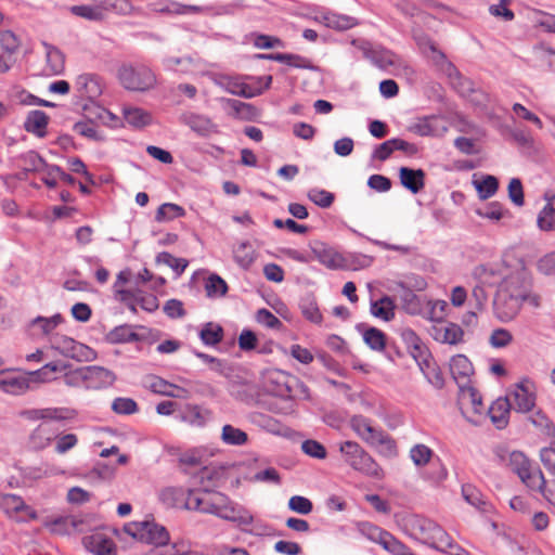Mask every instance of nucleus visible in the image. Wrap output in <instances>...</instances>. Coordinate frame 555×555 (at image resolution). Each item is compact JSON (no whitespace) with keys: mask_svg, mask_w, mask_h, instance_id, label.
Returning <instances> with one entry per match:
<instances>
[{"mask_svg":"<svg viewBox=\"0 0 555 555\" xmlns=\"http://www.w3.org/2000/svg\"><path fill=\"white\" fill-rule=\"evenodd\" d=\"M428 333L436 341L448 345H457L464 337V331L459 324L446 321L431 324Z\"/></svg>","mask_w":555,"mask_h":555,"instance_id":"12","label":"nucleus"},{"mask_svg":"<svg viewBox=\"0 0 555 555\" xmlns=\"http://www.w3.org/2000/svg\"><path fill=\"white\" fill-rule=\"evenodd\" d=\"M0 388L5 392L18 395L28 388V380L25 377L8 375L0 372Z\"/></svg>","mask_w":555,"mask_h":555,"instance_id":"33","label":"nucleus"},{"mask_svg":"<svg viewBox=\"0 0 555 555\" xmlns=\"http://www.w3.org/2000/svg\"><path fill=\"white\" fill-rule=\"evenodd\" d=\"M352 44L362 51L365 59L382 69L395 64V54L387 49L374 48L369 41L364 40H353Z\"/></svg>","mask_w":555,"mask_h":555,"instance_id":"14","label":"nucleus"},{"mask_svg":"<svg viewBox=\"0 0 555 555\" xmlns=\"http://www.w3.org/2000/svg\"><path fill=\"white\" fill-rule=\"evenodd\" d=\"M217 517L238 525L249 526L254 521L253 515L243 506L231 501L223 494V501H220Z\"/></svg>","mask_w":555,"mask_h":555,"instance_id":"13","label":"nucleus"},{"mask_svg":"<svg viewBox=\"0 0 555 555\" xmlns=\"http://www.w3.org/2000/svg\"><path fill=\"white\" fill-rule=\"evenodd\" d=\"M112 410L116 414L130 415L138 411L137 402L131 398H116L112 403Z\"/></svg>","mask_w":555,"mask_h":555,"instance_id":"63","label":"nucleus"},{"mask_svg":"<svg viewBox=\"0 0 555 555\" xmlns=\"http://www.w3.org/2000/svg\"><path fill=\"white\" fill-rule=\"evenodd\" d=\"M307 196L311 202L322 208L330 207L335 199L333 193L318 188L309 190Z\"/></svg>","mask_w":555,"mask_h":555,"instance_id":"58","label":"nucleus"},{"mask_svg":"<svg viewBox=\"0 0 555 555\" xmlns=\"http://www.w3.org/2000/svg\"><path fill=\"white\" fill-rule=\"evenodd\" d=\"M438 118L436 116H425L418 118L410 126V131L421 137L434 135L437 130Z\"/></svg>","mask_w":555,"mask_h":555,"instance_id":"42","label":"nucleus"},{"mask_svg":"<svg viewBox=\"0 0 555 555\" xmlns=\"http://www.w3.org/2000/svg\"><path fill=\"white\" fill-rule=\"evenodd\" d=\"M433 454L431 449L423 443L415 444L410 450V457L416 466H425L428 464Z\"/></svg>","mask_w":555,"mask_h":555,"instance_id":"59","label":"nucleus"},{"mask_svg":"<svg viewBox=\"0 0 555 555\" xmlns=\"http://www.w3.org/2000/svg\"><path fill=\"white\" fill-rule=\"evenodd\" d=\"M210 417V412L197 404H186L180 412L179 418L194 427H203Z\"/></svg>","mask_w":555,"mask_h":555,"instance_id":"25","label":"nucleus"},{"mask_svg":"<svg viewBox=\"0 0 555 555\" xmlns=\"http://www.w3.org/2000/svg\"><path fill=\"white\" fill-rule=\"evenodd\" d=\"M421 371L427 378L428 383L431 384L435 388L441 389L444 386L442 373L433 360L428 362V366H424V370Z\"/></svg>","mask_w":555,"mask_h":555,"instance_id":"62","label":"nucleus"},{"mask_svg":"<svg viewBox=\"0 0 555 555\" xmlns=\"http://www.w3.org/2000/svg\"><path fill=\"white\" fill-rule=\"evenodd\" d=\"M339 451L345 462L354 470L373 478L383 477L382 467L358 442L345 441L340 443Z\"/></svg>","mask_w":555,"mask_h":555,"instance_id":"3","label":"nucleus"},{"mask_svg":"<svg viewBox=\"0 0 555 555\" xmlns=\"http://www.w3.org/2000/svg\"><path fill=\"white\" fill-rule=\"evenodd\" d=\"M208 457L207 451L204 448H193L183 453L178 457V462L181 466L185 467H197L203 465Z\"/></svg>","mask_w":555,"mask_h":555,"instance_id":"37","label":"nucleus"},{"mask_svg":"<svg viewBox=\"0 0 555 555\" xmlns=\"http://www.w3.org/2000/svg\"><path fill=\"white\" fill-rule=\"evenodd\" d=\"M512 472L518 475L521 481L530 489L542 491L546 481L538 467H532L527 456L520 451L508 454V464Z\"/></svg>","mask_w":555,"mask_h":555,"instance_id":"5","label":"nucleus"},{"mask_svg":"<svg viewBox=\"0 0 555 555\" xmlns=\"http://www.w3.org/2000/svg\"><path fill=\"white\" fill-rule=\"evenodd\" d=\"M299 309L304 318L314 324H321L323 315L320 311L317 298L313 294L308 293L299 300Z\"/></svg>","mask_w":555,"mask_h":555,"instance_id":"27","label":"nucleus"},{"mask_svg":"<svg viewBox=\"0 0 555 555\" xmlns=\"http://www.w3.org/2000/svg\"><path fill=\"white\" fill-rule=\"evenodd\" d=\"M59 428L52 422H42L31 433L29 443L35 450H43L57 438Z\"/></svg>","mask_w":555,"mask_h":555,"instance_id":"18","label":"nucleus"},{"mask_svg":"<svg viewBox=\"0 0 555 555\" xmlns=\"http://www.w3.org/2000/svg\"><path fill=\"white\" fill-rule=\"evenodd\" d=\"M446 75L453 89L456 90L460 95L468 96L474 92V82L469 78L464 77L456 67L455 73L448 72Z\"/></svg>","mask_w":555,"mask_h":555,"instance_id":"41","label":"nucleus"},{"mask_svg":"<svg viewBox=\"0 0 555 555\" xmlns=\"http://www.w3.org/2000/svg\"><path fill=\"white\" fill-rule=\"evenodd\" d=\"M462 494L464 500L481 512H488L490 505L485 500L482 493L472 485H464L462 487Z\"/></svg>","mask_w":555,"mask_h":555,"instance_id":"40","label":"nucleus"},{"mask_svg":"<svg viewBox=\"0 0 555 555\" xmlns=\"http://www.w3.org/2000/svg\"><path fill=\"white\" fill-rule=\"evenodd\" d=\"M223 334L221 325L208 322L199 331V338L206 346H216L223 339Z\"/></svg>","mask_w":555,"mask_h":555,"instance_id":"38","label":"nucleus"},{"mask_svg":"<svg viewBox=\"0 0 555 555\" xmlns=\"http://www.w3.org/2000/svg\"><path fill=\"white\" fill-rule=\"evenodd\" d=\"M221 439L229 446H243L247 442L248 436L244 430L228 424L222 427Z\"/></svg>","mask_w":555,"mask_h":555,"instance_id":"46","label":"nucleus"},{"mask_svg":"<svg viewBox=\"0 0 555 555\" xmlns=\"http://www.w3.org/2000/svg\"><path fill=\"white\" fill-rule=\"evenodd\" d=\"M0 507L8 512H21L24 509H29L21 496L11 493H0Z\"/></svg>","mask_w":555,"mask_h":555,"instance_id":"60","label":"nucleus"},{"mask_svg":"<svg viewBox=\"0 0 555 555\" xmlns=\"http://www.w3.org/2000/svg\"><path fill=\"white\" fill-rule=\"evenodd\" d=\"M506 398L511 399L513 403L512 409L521 413L531 411L535 404V395L530 387L529 380L516 384L515 388L509 391Z\"/></svg>","mask_w":555,"mask_h":555,"instance_id":"15","label":"nucleus"},{"mask_svg":"<svg viewBox=\"0 0 555 555\" xmlns=\"http://www.w3.org/2000/svg\"><path fill=\"white\" fill-rule=\"evenodd\" d=\"M223 469L212 465L203 466L194 476L195 482L202 486L205 493H210L211 487L222 477Z\"/></svg>","mask_w":555,"mask_h":555,"instance_id":"26","label":"nucleus"},{"mask_svg":"<svg viewBox=\"0 0 555 555\" xmlns=\"http://www.w3.org/2000/svg\"><path fill=\"white\" fill-rule=\"evenodd\" d=\"M70 12L79 17H82L88 21H94L99 22L104 18V14L100 12L99 8H95V5H73L70 8Z\"/></svg>","mask_w":555,"mask_h":555,"instance_id":"57","label":"nucleus"},{"mask_svg":"<svg viewBox=\"0 0 555 555\" xmlns=\"http://www.w3.org/2000/svg\"><path fill=\"white\" fill-rule=\"evenodd\" d=\"M386 541H383V547L392 555H410L411 550L405 544L397 540L391 533L385 535Z\"/></svg>","mask_w":555,"mask_h":555,"instance_id":"64","label":"nucleus"},{"mask_svg":"<svg viewBox=\"0 0 555 555\" xmlns=\"http://www.w3.org/2000/svg\"><path fill=\"white\" fill-rule=\"evenodd\" d=\"M184 215L185 210L183 207L172 203H165L158 207L155 219L156 221L162 222L177 217H183Z\"/></svg>","mask_w":555,"mask_h":555,"instance_id":"52","label":"nucleus"},{"mask_svg":"<svg viewBox=\"0 0 555 555\" xmlns=\"http://www.w3.org/2000/svg\"><path fill=\"white\" fill-rule=\"evenodd\" d=\"M223 493L216 492L210 498L202 496L197 490H188L184 508L217 516Z\"/></svg>","mask_w":555,"mask_h":555,"instance_id":"10","label":"nucleus"},{"mask_svg":"<svg viewBox=\"0 0 555 555\" xmlns=\"http://www.w3.org/2000/svg\"><path fill=\"white\" fill-rule=\"evenodd\" d=\"M182 121L194 132L203 137L208 135L214 128V124L210 118L195 113L184 114L182 116Z\"/></svg>","mask_w":555,"mask_h":555,"instance_id":"29","label":"nucleus"},{"mask_svg":"<svg viewBox=\"0 0 555 555\" xmlns=\"http://www.w3.org/2000/svg\"><path fill=\"white\" fill-rule=\"evenodd\" d=\"M47 66L51 74L59 75L64 70V54L55 47L44 43Z\"/></svg>","mask_w":555,"mask_h":555,"instance_id":"39","label":"nucleus"},{"mask_svg":"<svg viewBox=\"0 0 555 555\" xmlns=\"http://www.w3.org/2000/svg\"><path fill=\"white\" fill-rule=\"evenodd\" d=\"M145 386L153 392L159 393L163 396L171 397V398H183L184 396L180 393H172L169 389L178 388V386L168 383L167 380L158 377L151 376L146 379Z\"/></svg>","mask_w":555,"mask_h":555,"instance_id":"43","label":"nucleus"},{"mask_svg":"<svg viewBox=\"0 0 555 555\" xmlns=\"http://www.w3.org/2000/svg\"><path fill=\"white\" fill-rule=\"evenodd\" d=\"M395 308L391 297L385 295L378 300L371 301L370 312L373 317L388 322L395 318Z\"/></svg>","mask_w":555,"mask_h":555,"instance_id":"30","label":"nucleus"},{"mask_svg":"<svg viewBox=\"0 0 555 555\" xmlns=\"http://www.w3.org/2000/svg\"><path fill=\"white\" fill-rule=\"evenodd\" d=\"M250 249V244L248 242H242L234 248V259L236 263L246 269L254 262L253 251H248Z\"/></svg>","mask_w":555,"mask_h":555,"instance_id":"61","label":"nucleus"},{"mask_svg":"<svg viewBox=\"0 0 555 555\" xmlns=\"http://www.w3.org/2000/svg\"><path fill=\"white\" fill-rule=\"evenodd\" d=\"M48 124L49 116L43 111L34 109L27 114L24 129L38 138H43L47 134Z\"/></svg>","mask_w":555,"mask_h":555,"instance_id":"24","label":"nucleus"},{"mask_svg":"<svg viewBox=\"0 0 555 555\" xmlns=\"http://www.w3.org/2000/svg\"><path fill=\"white\" fill-rule=\"evenodd\" d=\"M124 117L126 121L137 128L150 125L151 115L142 108L129 107L124 109Z\"/></svg>","mask_w":555,"mask_h":555,"instance_id":"48","label":"nucleus"},{"mask_svg":"<svg viewBox=\"0 0 555 555\" xmlns=\"http://www.w3.org/2000/svg\"><path fill=\"white\" fill-rule=\"evenodd\" d=\"M524 302L539 308L541 297L532 293V280L525 267H519L504 275L493 299V311L502 322L516 318Z\"/></svg>","mask_w":555,"mask_h":555,"instance_id":"1","label":"nucleus"},{"mask_svg":"<svg viewBox=\"0 0 555 555\" xmlns=\"http://www.w3.org/2000/svg\"><path fill=\"white\" fill-rule=\"evenodd\" d=\"M21 160L25 166V171L39 172L42 170L48 171V167L51 165L35 151H28L21 156Z\"/></svg>","mask_w":555,"mask_h":555,"instance_id":"49","label":"nucleus"},{"mask_svg":"<svg viewBox=\"0 0 555 555\" xmlns=\"http://www.w3.org/2000/svg\"><path fill=\"white\" fill-rule=\"evenodd\" d=\"M421 44L428 48L431 52V61L443 74H447L448 72L455 73V65L447 59L442 51L438 50L433 40L426 38L424 39V42H421Z\"/></svg>","mask_w":555,"mask_h":555,"instance_id":"32","label":"nucleus"},{"mask_svg":"<svg viewBox=\"0 0 555 555\" xmlns=\"http://www.w3.org/2000/svg\"><path fill=\"white\" fill-rule=\"evenodd\" d=\"M156 262L170 267L177 275L182 274L188 267V261L185 259L177 258L167 251L159 253L156 256Z\"/></svg>","mask_w":555,"mask_h":555,"instance_id":"53","label":"nucleus"},{"mask_svg":"<svg viewBox=\"0 0 555 555\" xmlns=\"http://www.w3.org/2000/svg\"><path fill=\"white\" fill-rule=\"evenodd\" d=\"M83 109L87 112L86 116L89 118V121L76 122L74 125V131L95 142L104 141L105 137L98 130L96 126L91 121V118L92 115H94L95 118L105 119V117H113L112 113L102 106L89 107L85 105Z\"/></svg>","mask_w":555,"mask_h":555,"instance_id":"9","label":"nucleus"},{"mask_svg":"<svg viewBox=\"0 0 555 555\" xmlns=\"http://www.w3.org/2000/svg\"><path fill=\"white\" fill-rule=\"evenodd\" d=\"M400 183L413 194L420 193L425 185V172L423 169L401 167L399 169Z\"/></svg>","mask_w":555,"mask_h":555,"instance_id":"22","label":"nucleus"},{"mask_svg":"<svg viewBox=\"0 0 555 555\" xmlns=\"http://www.w3.org/2000/svg\"><path fill=\"white\" fill-rule=\"evenodd\" d=\"M513 403L509 398L501 397L496 399L489 408L488 413L491 422L498 429H503L508 424L509 411Z\"/></svg>","mask_w":555,"mask_h":555,"instance_id":"21","label":"nucleus"},{"mask_svg":"<svg viewBox=\"0 0 555 555\" xmlns=\"http://www.w3.org/2000/svg\"><path fill=\"white\" fill-rule=\"evenodd\" d=\"M51 348L66 358L82 362L92 361L95 358L93 349L85 344L76 341L72 337L65 335H54L51 337Z\"/></svg>","mask_w":555,"mask_h":555,"instance_id":"8","label":"nucleus"},{"mask_svg":"<svg viewBox=\"0 0 555 555\" xmlns=\"http://www.w3.org/2000/svg\"><path fill=\"white\" fill-rule=\"evenodd\" d=\"M408 350L416 361L420 370H424V366H428V362L433 360L429 349L422 340L415 344V347L408 348Z\"/></svg>","mask_w":555,"mask_h":555,"instance_id":"55","label":"nucleus"},{"mask_svg":"<svg viewBox=\"0 0 555 555\" xmlns=\"http://www.w3.org/2000/svg\"><path fill=\"white\" fill-rule=\"evenodd\" d=\"M205 289L209 297H221L228 292L227 282L218 274H211L206 281Z\"/></svg>","mask_w":555,"mask_h":555,"instance_id":"51","label":"nucleus"},{"mask_svg":"<svg viewBox=\"0 0 555 555\" xmlns=\"http://www.w3.org/2000/svg\"><path fill=\"white\" fill-rule=\"evenodd\" d=\"M450 370L453 377L459 382V378H468L473 372V365L469 359L464 354H456L452 357Z\"/></svg>","mask_w":555,"mask_h":555,"instance_id":"36","label":"nucleus"},{"mask_svg":"<svg viewBox=\"0 0 555 555\" xmlns=\"http://www.w3.org/2000/svg\"><path fill=\"white\" fill-rule=\"evenodd\" d=\"M405 527L410 535L435 548L447 551L448 546L455 547L449 533L436 521L420 515H412L405 520Z\"/></svg>","mask_w":555,"mask_h":555,"instance_id":"2","label":"nucleus"},{"mask_svg":"<svg viewBox=\"0 0 555 555\" xmlns=\"http://www.w3.org/2000/svg\"><path fill=\"white\" fill-rule=\"evenodd\" d=\"M188 491L182 488L168 487L160 491L159 499L168 507H184Z\"/></svg>","mask_w":555,"mask_h":555,"instance_id":"35","label":"nucleus"},{"mask_svg":"<svg viewBox=\"0 0 555 555\" xmlns=\"http://www.w3.org/2000/svg\"><path fill=\"white\" fill-rule=\"evenodd\" d=\"M76 90L80 98L88 99L93 103L103 92V81L96 74L85 73L77 77Z\"/></svg>","mask_w":555,"mask_h":555,"instance_id":"16","label":"nucleus"},{"mask_svg":"<svg viewBox=\"0 0 555 555\" xmlns=\"http://www.w3.org/2000/svg\"><path fill=\"white\" fill-rule=\"evenodd\" d=\"M266 390L273 396L292 399L297 395V390L305 398L309 396L308 387L295 376L281 370L270 371L264 379Z\"/></svg>","mask_w":555,"mask_h":555,"instance_id":"4","label":"nucleus"},{"mask_svg":"<svg viewBox=\"0 0 555 555\" xmlns=\"http://www.w3.org/2000/svg\"><path fill=\"white\" fill-rule=\"evenodd\" d=\"M363 340L374 351H383L386 347V335L373 326L363 331Z\"/></svg>","mask_w":555,"mask_h":555,"instance_id":"47","label":"nucleus"},{"mask_svg":"<svg viewBox=\"0 0 555 555\" xmlns=\"http://www.w3.org/2000/svg\"><path fill=\"white\" fill-rule=\"evenodd\" d=\"M76 373L83 380L86 387L90 389H100L111 386L115 380L113 372L98 365L80 367Z\"/></svg>","mask_w":555,"mask_h":555,"instance_id":"11","label":"nucleus"},{"mask_svg":"<svg viewBox=\"0 0 555 555\" xmlns=\"http://www.w3.org/2000/svg\"><path fill=\"white\" fill-rule=\"evenodd\" d=\"M118 77L120 83L132 91H146L156 83L154 73L145 66H122L119 69Z\"/></svg>","mask_w":555,"mask_h":555,"instance_id":"7","label":"nucleus"},{"mask_svg":"<svg viewBox=\"0 0 555 555\" xmlns=\"http://www.w3.org/2000/svg\"><path fill=\"white\" fill-rule=\"evenodd\" d=\"M271 61H276L288 66L300 68V69H309L317 70L318 67L312 64V62L299 54L293 53H275V55L269 56Z\"/></svg>","mask_w":555,"mask_h":555,"instance_id":"31","label":"nucleus"},{"mask_svg":"<svg viewBox=\"0 0 555 555\" xmlns=\"http://www.w3.org/2000/svg\"><path fill=\"white\" fill-rule=\"evenodd\" d=\"M83 520L75 516L57 517L51 521H46L44 526L50 529L52 533L65 534L68 533V526L77 531H83Z\"/></svg>","mask_w":555,"mask_h":555,"instance_id":"28","label":"nucleus"},{"mask_svg":"<svg viewBox=\"0 0 555 555\" xmlns=\"http://www.w3.org/2000/svg\"><path fill=\"white\" fill-rule=\"evenodd\" d=\"M358 529L361 534L366 537L369 540L380 544L382 546L383 541H386L385 535H389V532L382 530L379 527L367 521L359 522Z\"/></svg>","mask_w":555,"mask_h":555,"instance_id":"50","label":"nucleus"},{"mask_svg":"<svg viewBox=\"0 0 555 555\" xmlns=\"http://www.w3.org/2000/svg\"><path fill=\"white\" fill-rule=\"evenodd\" d=\"M75 414V411L68 408L33 409L25 412L27 418L44 422L70 420Z\"/></svg>","mask_w":555,"mask_h":555,"instance_id":"20","label":"nucleus"},{"mask_svg":"<svg viewBox=\"0 0 555 555\" xmlns=\"http://www.w3.org/2000/svg\"><path fill=\"white\" fill-rule=\"evenodd\" d=\"M402 293H401V300L403 304L404 310L410 314H416L421 310V301L417 297V295L410 288L404 287L401 284Z\"/></svg>","mask_w":555,"mask_h":555,"instance_id":"56","label":"nucleus"},{"mask_svg":"<svg viewBox=\"0 0 555 555\" xmlns=\"http://www.w3.org/2000/svg\"><path fill=\"white\" fill-rule=\"evenodd\" d=\"M537 225L541 231H555V207L551 203V198L538 215Z\"/></svg>","mask_w":555,"mask_h":555,"instance_id":"44","label":"nucleus"},{"mask_svg":"<svg viewBox=\"0 0 555 555\" xmlns=\"http://www.w3.org/2000/svg\"><path fill=\"white\" fill-rule=\"evenodd\" d=\"M315 21L324 24L328 28L336 30H348L356 25L358 21L356 17L345 14H338L335 12H324L315 16Z\"/></svg>","mask_w":555,"mask_h":555,"instance_id":"23","label":"nucleus"},{"mask_svg":"<svg viewBox=\"0 0 555 555\" xmlns=\"http://www.w3.org/2000/svg\"><path fill=\"white\" fill-rule=\"evenodd\" d=\"M311 251L323 266L331 270L346 268L345 260L340 254L335 251L332 247L325 243L315 241L310 245Z\"/></svg>","mask_w":555,"mask_h":555,"instance_id":"17","label":"nucleus"},{"mask_svg":"<svg viewBox=\"0 0 555 555\" xmlns=\"http://www.w3.org/2000/svg\"><path fill=\"white\" fill-rule=\"evenodd\" d=\"M83 543L94 555H117L114 541L101 532L85 537Z\"/></svg>","mask_w":555,"mask_h":555,"instance_id":"19","label":"nucleus"},{"mask_svg":"<svg viewBox=\"0 0 555 555\" xmlns=\"http://www.w3.org/2000/svg\"><path fill=\"white\" fill-rule=\"evenodd\" d=\"M106 338L111 344H125L141 339L140 335L133 331V327L127 324L114 327Z\"/></svg>","mask_w":555,"mask_h":555,"instance_id":"34","label":"nucleus"},{"mask_svg":"<svg viewBox=\"0 0 555 555\" xmlns=\"http://www.w3.org/2000/svg\"><path fill=\"white\" fill-rule=\"evenodd\" d=\"M475 188L481 199L492 197L499 189V180L494 176H483L481 180L474 181Z\"/></svg>","mask_w":555,"mask_h":555,"instance_id":"45","label":"nucleus"},{"mask_svg":"<svg viewBox=\"0 0 555 555\" xmlns=\"http://www.w3.org/2000/svg\"><path fill=\"white\" fill-rule=\"evenodd\" d=\"M124 529L132 538L155 546L166 545L169 541L167 529L155 521L130 522Z\"/></svg>","mask_w":555,"mask_h":555,"instance_id":"6","label":"nucleus"},{"mask_svg":"<svg viewBox=\"0 0 555 555\" xmlns=\"http://www.w3.org/2000/svg\"><path fill=\"white\" fill-rule=\"evenodd\" d=\"M475 211L479 217L494 221H499L508 214V210H505L499 202H491L485 208H478Z\"/></svg>","mask_w":555,"mask_h":555,"instance_id":"54","label":"nucleus"}]
</instances>
